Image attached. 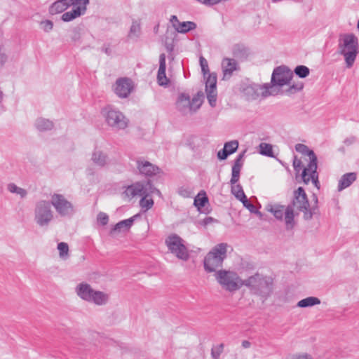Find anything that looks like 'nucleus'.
<instances>
[{
    "label": "nucleus",
    "mask_w": 359,
    "mask_h": 359,
    "mask_svg": "<svg viewBox=\"0 0 359 359\" xmlns=\"http://www.w3.org/2000/svg\"><path fill=\"white\" fill-rule=\"evenodd\" d=\"M294 208L303 212L305 220L311 219L313 215L318 213L317 206L310 207L307 195L301 187L294 191L293 199L287 206L280 203H268L265 207L266 210L271 213L277 220L284 222L286 230H292L296 226Z\"/></svg>",
    "instance_id": "f257e3e1"
},
{
    "label": "nucleus",
    "mask_w": 359,
    "mask_h": 359,
    "mask_svg": "<svg viewBox=\"0 0 359 359\" xmlns=\"http://www.w3.org/2000/svg\"><path fill=\"white\" fill-rule=\"evenodd\" d=\"M295 150L309 158V163L302 171V178L303 182L307 184L311 181L314 186L320 189V185L317 172V156L315 153L306 145L300 143L295 145Z\"/></svg>",
    "instance_id": "f03ea898"
},
{
    "label": "nucleus",
    "mask_w": 359,
    "mask_h": 359,
    "mask_svg": "<svg viewBox=\"0 0 359 359\" xmlns=\"http://www.w3.org/2000/svg\"><path fill=\"white\" fill-rule=\"evenodd\" d=\"M273 280L271 277L264 276L258 273L245 280L244 285L250 291L264 299H267L273 292Z\"/></svg>",
    "instance_id": "7ed1b4c3"
},
{
    "label": "nucleus",
    "mask_w": 359,
    "mask_h": 359,
    "mask_svg": "<svg viewBox=\"0 0 359 359\" xmlns=\"http://www.w3.org/2000/svg\"><path fill=\"white\" fill-rule=\"evenodd\" d=\"M106 124L113 130H123L128 127L129 119L118 109L107 105L101 111Z\"/></svg>",
    "instance_id": "20e7f679"
},
{
    "label": "nucleus",
    "mask_w": 359,
    "mask_h": 359,
    "mask_svg": "<svg viewBox=\"0 0 359 359\" xmlns=\"http://www.w3.org/2000/svg\"><path fill=\"white\" fill-rule=\"evenodd\" d=\"M339 48L340 54L344 57L346 67L351 68L358 54V38L353 34L343 35L340 39Z\"/></svg>",
    "instance_id": "39448f33"
},
{
    "label": "nucleus",
    "mask_w": 359,
    "mask_h": 359,
    "mask_svg": "<svg viewBox=\"0 0 359 359\" xmlns=\"http://www.w3.org/2000/svg\"><path fill=\"white\" fill-rule=\"evenodd\" d=\"M75 292L81 299L93 303L97 306L105 305L109 301V294L99 290H95L86 283H79L75 288Z\"/></svg>",
    "instance_id": "423d86ee"
},
{
    "label": "nucleus",
    "mask_w": 359,
    "mask_h": 359,
    "mask_svg": "<svg viewBox=\"0 0 359 359\" xmlns=\"http://www.w3.org/2000/svg\"><path fill=\"white\" fill-rule=\"evenodd\" d=\"M228 245L222 243L216 245L205 257L204 269L207 272H216V269L222 266L226 257Z\"/></svg>",
    "instance_id": "0eeeda50"
},
{
    "label": "nucleus",
    "mask_w": 359,
    "mask_h": 359,
    "mask_svg": "<svg viewBox=\"0 0 359 359\" xmlns=\"http://www.w3.org/2000/svg\"><path fill=\"white\" fill-rule=\"evenodd\" d=\"M214 276L221 287L229 292L236 291L244 285L245 280H242L237 273L233 271L218 270Z\"/></svg>",
    "instance_id": "6e6552de"
},
{
    "label": "nucleus",
    "mask_w": 359,
    "mask_h": 359,
    "mask_svg": "<svg viewBox=\"0 0 359 359\" xmlns=\"http://www.w3.org/2000/svg\"><path fill=\"white\" fill-rule=\"evenodd\" d=\"M203 95L198 93L192 99L188 94L180 93L176 100V109L182 115L195 113L202 105Z\"/></svg>",
    "instance_id": "1a4fd4ad"
},
{
    "label": "nucleus",
    "mask_w": 359,
    "mask_h": 359,
    "mask_svg": "<svg viewBox=\"0 0 359 359\" xmlns=\"http://www.w3.org/2000/svg\"><path fill=\"white\" fill-rule=\"evenodd\" d=\"M34 222L40 227H47L54 218L51 205L48 201L39 200L35 203Z\"/></svg>",
    "instance_id": "9d476101"
},
{
    "label": "nucleus",
    "mask_w": 359,
    "mask_h": 359,
    "mask_svg": "<svg viewBox=\"0 0 359 359\" xmlns=\"http://www.w3.org/2000/svg\"><path fill=\"white\" fill-rule=\"evenodd\" d=\"M165 244L168 250L182 261H187L189 259V252L184 245V240L178 235L173 233L165 239Z\"/></svg>",
    "instance_id": "9b49d317"
},
{
    "label": "nucleus",
    "mask_w": 359,
    "mask_h": 359,
    "mask_svg": "<svg viewBox=\"0 0 359 359\" xmlns=\"http://www.w3.org/2000/svg\"><path fill=\"white\" fill-rule=\"evenodd\" d=\"M293 77V72H292L286 66H279L275 68L271 75L270 84V90L274 91L275 95L278 94L276 87H283L285 85L290 84Z\"/></svg>",
    "instance_id": "f8f14e48"
},
{
    "label": "nucleus",
    "mask_w": 359,
    "mask_h": 359,
    "mask_svg": "<svg viewBox=\"0 0 359 359\" xmlns=\"http://www.w3.org/2000/svg\"><path fill=\"white\" fill-rule=\"evenodd\" d=\"M49 202L61 217H69L74 212L72 203L62 194H53Z\"/></svg>",
    "instance_id": "ddd939ff"
},
{
    "label": "nucleus",
    "mask_w": 359,
    "mask_h": 359,
    "mask_svg": "<svg viewBox=\"0 0 359 359\" xmlns=\"http://www.w3.org/2000/svg\"><path fill=\"white\" fill-rule=\"evenodd\" d=\"M269 83L259 85L252 83L246 86L243 89V93L248 100H257L260 95L266 97L270 95H275V92L270 90Z\"/></svg>",
    "instance_id": "4468645a"
},
{
    "label": "nucleus",
    "mask_w": 359,
    "mask_h": 359,
    "mask_svg": "<svg viewBox=\"0 0 359 359\" xmlns=\"http://www.w3.org/2000/svg\"><path fill=\"white\" fill-rule=\"evenodd\" d=\"M133 82L128 77L117 79L113 86L114 93L121 99L128 97L133 90Z\"/></svg>",
    "instance_id": "2eb2a0df"
},
{
    "label": "nucleus",
    "mask_w": 359,
    "mask_h": 359,
    "mask_svg": "<svg viewBox=\"0 0 359 359\" xmlns=\"http://www.w3.org/2000/svg\"><path fill=\"white\" fill-rule=\"evenodd\" d=\"M135 162L139 173L143 176L151 177L159 174L161 171L160 168L144 158H137Z\"/></svg>",
    "instance_id": "dca6fc26"
},
{
    "label": "nucleus",
    "mask_w": 359,
    "mask_h": 359,
    "mask_svg": "<svg viewBox=\"0 0 359 359\" xmlns=\"http://www.w3.org/2000/svg\"><path fill=\"white\" fill-rule=\"evenodd\" d=\"M81 0H57L55 1L49 8V13L51 15L62 13L69 6H76ZM83 4H88L89 0H81Z\"/></svg>",
    "instance_id": "f3484780"
},
{
    "label": "nucleus",
    "mask_w": 359,
    "mask_h": 359,
    "mask_svg": "<svg viewBox=\"0 0 359 359\" xmlns=\"http://www.w3.org/2000/svg\"><path fill=\"white\" fill-rule=\"evenodd\" d=\"M170 22L175 30L180 34H186L190 31L194 30L197 27V25L194 22H180L175 15H171Z\"/></svg>",
    "instance_id": "a211bd4d"
},
{
    "label": "nucleus",
    "mask_w": 359,
    "mask_h": 359,
    "mask_svg": "<svg viewBox=\"0 0 359 359\" xmlns=\"http://www.w3.org/2000/svg\"><path fill=\"white\" fill-rule=\"evenodd\" d=\"M221 65L223 72V79H230L234 72L240 69L238 61L233 58L224 57Z\"/></svg>",
    "instance_id": "6ab92c4d"
},
{
    "label": "nucleus",
    "mask_w": 359,
    "mask_h": 359,
    "mask_svg": "<svg viewBox=\"0 0 359 359\" xmlns=\"http://www.w3.org/2000/svg\"><path fill=\"white\" fill-rule=\"evenodd\" d=\"M147 183L143 184L137 182L128 186L123 192L126 197L129 199L134 198L135 196H142V195H146L147 194Z\"/></svg>",
    "instance_id": "aec40b11"
},
{
    "label": "nucleus",
    "mask_w": 359,
    "mask_h": 359,
    "mask_svg": "<svg viewBox=\"0 0 359 359\" xmlns=\"http://www.w3.org/2000/svg\"><path fill=\"white\" fill-rule=\"evenodd\" d=\"M83 1H79L76 6H73L72 9L70 11H67L64 13L61 19L64 22H70L74 19L83 15L86 11V6L88 4H83Z\"/></svg>",
    "instance_id": "412c9836"
},
{
    "label": "nucleus",
    "mask_w": 359,
    "mask_h": 359,
    "mask_svg": "<svg viewBox=\"0 0 359 359\" xmlns=\"http://www.w3.org/2000/svg\"><path fill=\"white\" fill-rule=\"evenodd\" d=\"M165 55L161 53L159 56V68L157 74L158 83L160 86H165L168 83V79L165 75Z\"/></svg>",
    "instance_id": "4be33fe9"
},
{
    "label": "nucleus",
    "mask_w": 359,
    "mask_h": 359,
    "mask_svg": "<svg viewBox=\"0 0 359 359\" xmlns=\"http://www.w3.org/2000/svg\"><path fill=\"white\" fill-rule=\"evenodd\" d=\"M92 161L97 166L103 168L109 163L107 155L102 151L95 149L91 156Z\"/></svg>",
    "instance_id": "5701e85b"
},
{
    "label": "nucleus",
    "mask_w": 359,
    "mask_h": 359,
    "mask_svg": "<svg viewBox=\"0 0 359 359\" xmlns=\"http://www.w3.org/2000/svg\"><path fill=\"white\" fill-rule=\"evenodd\" d=\"M357 178L355 172H348L343 175L339 180L337 189L341 191L346 188L350 187Z\"/></svg>",
    "instance_id": "b1692460"
},
{
    "label": "nucleus",
    "mask_w": 359,
    "mask_h": 359,
    "mask_svg": "<svg viewBox=\"0 0 359 359\" xmlns=\"http://www.w3.org/2000/svg\"><path fill=\"white\" fill-rule=\"evenodd\" d=\"M141 25L137 20H133L130 26L128 38L133 41H137L141 36Z\"/></svg>",
    "instance_id": "393cba45"
},
{
    "label": "nucleus",
    "mask_w": 359,
    "mask_h": 359,
    "mask_svg": "<svg viewBox=\"0 0 359 359\" xmlns=\"http://www.w3.org/2000/svg\"><path fill=\"white\" fill-rule=\"evenodd\" d=\"M34 125L36 128L41 132L50 130L54 126L53 121L44 118H37Z\"/></svg>",
    "instance_id": "a878e982"
},
{
    "label": "nucleus",
    "mask_w": 359,
    "mask_h": 359,
    "mask_svg": "<svg viewBox=\"0 0 359 359\" xmlns=\"http://www.w3.org/2000/svg\"><path fill=\"white\" fill-rule=\"evenodd\" d=\"M320 304V300L319 298L316 297H309L299 301L297 303V306L300 308H306L318 305Z\"/></svg>",
    "instance_id": "bb28decb"
},
{
    "label": "nucleus",
    "mask_w": 359,
    "mask_h": 359,
    "mask_svg": "<svg viewBox=\"0 0 359 359\" xmlns=\"http://www.w3.org/2000/svg\"><path fill=\"white\" fill-rule=\"evenodd\" d=\"M7 190L20 196V198H25L27 195V191L23 188L18 187L14 183H9L7 185Z\"/></svg>",
    "instance_id": "cd10ccee"
},
{
    "label": "nucleus",
    "mask_w": 359,
    "mask_h": 359,
    "mask_svg": "<svg viewBox=\"0 0 359 359\" xmlns=\"http://www.w3.org/2000/svg\"><path fill=\"white\" fill-rule=\"evenodd\" d=\"M136 216L132 217L129 219L122 220L118 222L112 229L113 231H121L122 230H128L133 224L135 217Z\"/></svg>",
    "instance_id": "c85d7f7f"
},
{
    "label": "nucleus",
    "mask_w": 359,
    "mask_h": 359,
    "mask_svg": "<svg viewBox=\"0 0 359 359\" xmlns=\"http://www.w3.org/2000/svg\"><path fill=\"white\" fill-rule=\"evenodd\" d=\"M231 193L234 196L239 200L240 201H243L245 200L246 201V196L244 193L243 187L241 184H234L231 185Z\"/></svg>",
    "instance_id": "c756f323"
},
{
    "label": "nucleus",
    "mask_w": 359,
    "mask_h": 359,
    "mask_svg": "<svg viewBox=\"0 0 359 359\" xmlns=\"http://www.w3.org/2000/svg\"><path fill=\"white\" fill-rule=\"evenodd\" d=\"M147 194L146 195H142V198L140 201V205L142 208L145 209V210H148L152 208L154 205V201L152 198H149V188L147 189Z\"/></svg>",
    "instance_id": "7c9ffc66"
},
{
    "label": "nucleus",
    "mask_w": 359,
    "mask_h": 359,
    "mask_svg": "<svg viewBox=\"0 0 359 359\" xmlns=\"http://www.w3.org/2000/svg\"><path fill=\"white\" fill-rule=\"evenodd\" d=\"M208 202V198L205 191H202L194 198V204L198 209L205 207V204Z\"/></svg>",
    "instance_id": "2f4dec72"
},
{
    "label": "nucleus",
    "mask_w": 359,
    "mask_h": 359,
    "mask_svg": "<svg viewBox=\"0 0 359 359\" xmlns=\"http://www.w3.org/2000/svg\"><path fill=\"white\" fill-rule=\"evenodd\" d=\"M259 152L263 156L273 157L272 145L270 144L262 142L259 145Z\"/></svg>",
    "instance_id": "473e14b6"
},
{
    "label": "nucleus",
    "mask_w": 359,
    "mask_h": 359,
    "mask_svg": "<svg viewBox=\"0 0 359 359\" xmlns=\"http://www.w3.org/2000/svg\"><path fill=\"white\" fill-rule=\"evenodd\" d=\"M205 90L216 88L217 76L214 73H208L205 77Z\"/></svg>",
    "instance_id": "72a5a7b5"
},
{
    "label": "nucleus",
    "mask_w": 359,
    "mask_h": 359,
    "mask_svg": "<svg viewBox=\"0 0 359 359\" xmlns=\"http://www.w3.org/2000/svg\"><path fill=\"white\" fill-rule=\"evenodd\" d=\"M205 92L207 94V99L210 105L212 107H215L217 97V88L213 89L205 90Z\"/></svg>",
    "instance_id": "f704fd0d"
},
{
    "label": "nucleus",
    "mask_w": 359,
    "mask_h": 359,
    "mask_svg": "<svg viewBox=\"0 0 359 359\" xmlns=\"http://www.w3.org/2000/svg\"><path fill=\"white\" fill-rule=\"evenodd\" d=\"M224 344L221 343L217 345H214L211 348V357L212 359H219L221 354L223 353Z\"/></svg>",
    "instance_id": "c9c22d12"
},
{
    "label": "nucleus",
    "mask_w": 359,
    "mask_h": 359,
    "mask_svg": "<svg viewBox=\"0 0 359 359\" xmlns=\"http://www.w3.org/2000/svg\"><path fill=\"white\" fill-rule=\"evenodd\" d=\"M294 73L299 78L304 79L309 75L310 70L306 66L298 65L294 69Z\"/></svg>",
    "instance_id": "e433bc0d"
},
{
    "label": "nucleus",
    "mask_w": 359,
    "mask_h": 359,
    "mask_svg": "<svg viewBox=\"0 0 359 359\" xmlns=\"http://www.w3.org/2000/svg\"><path fill=\"white\" fill-rule=\"evenodd\" d=\"M224 147H225V150L231 155L236 151L238 147V142L237 140L227 142L224 144Z\"/></svg>",
    "instance_id": "4c0bfd02"
},
{
    "label": "nucleus",
    "mask_w": 359,
    "mask_h": 359,
    "mask_svg": "<svg viewBox=\"0 0 359 359\" xmlns=\"http://www.w3.org/2000/svg\"><path fill=\"white\" fill-rule=\"evenodd\" d=\"M57 250H59V255L61 258H66L69 252V246L67 243L61 242L57 244Z\"/></svg>",
    "instance_id": "58836bf2"
},
{
    "label": "nucleus",
    "mask_w": 359,
    "mask_h": 359,
    "mask_svg": "<svg viewBox=\"0 0 359 359\" xmlns=\"http://www.w3.org/2000/svg\"><path fill=\"white\" fill-rule=\"evenodd\" d=\"M177 193L183 198H190L192 196V190L190 187L182 186L178 189Z\"/></svg>",
    "instance_id": "ea45409f"
},
{
    "label": "nucleus",
    "mask_w": 359,
    "mask_h": 359,
    "mask_svg": "<svg viewBox=\"0 0 359 359\" xmlns=\"http://www.w3.org/2000/svg\"><path fill=\"white\" fill-rule=\"evenodd\" d=\"M245 151H244L242 153H241L239 155L237 156V157L234 160L232 168H235L241 170V168L243 165V158L245 156Z\"/></svg>",
    "instance_id": "a19ab883"
},
{
    "label": "nucleus",
    "mask_w": 359,
    "mask_h": 359,
    "mask_svg": "<svg viewBox=\"0 0 359 359\" xmlns=\"http://www.w3.org/2000/svg\"><path fill=\"white\" fill-rule=\"evenodd\" d=\"M241 170V169H237L235 168H231V178L230 180V184L231 185H234L238 182Z\"/></svg>",
    "instance_id": "79ce46f5"
},
{
    "label": "nucleus",
    "mask_w": 359,
    "mask_h": 359,
    "mask_svg": "<svg viewBox=\"0 0 359 359\" xmlns=\"http://www.w3.org/2000/svg\"><path fill=\"white\" fill-rule=\"evenodd\" d=\"M199 62L200 66L201 67V71L203 74L204 77H205L207 74L210 73L208 61L203 56H201L199 58Z\"/></svg>",
    "instance_id": "37998d69"
},
{
    "label": "nucleus",
    "mask_w": 359,
    "mask_h": 359,
    "mask_svg": "<svg viewBox=\"0 0 359 359\" xmlns=\"http://www.w3.org/2000/svg\"><path fill=\"white\" fill-rule=\"evenodd\" d=\"M303 88L304 85L301 82H299L297 83H293L288 88V89L286 90V93L287 94H293L298 91H300L301 90L303 89Z\"/></svg>",
    "instance_id": "c03bdc74"
},
{
    "label": "nucleus",
    "mask_w": 359,
    "mask_h": 359,
    "mask_svg": "<svg viewBox=\"0 0 359 359\" xmlns=\"http://www.w3.org/2000/svg\"><path fill=\"white\" fill-rule=\"evenodd\" d=\"M8 60L6 50L3 44L0 42V69L4 67Z\"/></svg>",
    "instance_id": "a18cd8bd"
},
{
    "label": "nucleus",
    "mask_w": 359,
    "mask_h": 359,
    "mask_svg": "<svg viewBox=\"0 0 359 359\" xmlns=\"http://www.w3.org/2000/svg\"><path fill=\"white\" fill-rule=\"evenodd\" d=\"M40 26L45 32H50L53 28V22L51 20H46L41 22Z\"/></svg>",
    "instance_id": "49530a36"
},
{
    "label": "nucleus",
    "mask_w": 359,
    "mask_h": 359,
    "mask_svg": "<svg viewBox=\"0 0 359 359\" xmlns=\"http://www.w3.org/2000/svg\"><path fill=\"white\" fill-rule=\"evenodd\" d=\"M97 222L102 226L106 225L109 222V217L104 212H100L97 217Z\"/></svg>",
    "instance_id": "de8ad7c7"
},
{
    "label": "nucleus",
    "mask_w": 359,
    "mask_h": 359,
    "mask_svg": "<svg viewBox=\"0 0 359 359\" xmlns=\"http://www.w3.org/2000/svg\"><path fill=\"white\" fill-rule=\"evenodd\" d=\"M241 202L243 204L244 207H245L247 209H248L250 212L260 214V212L257 210L255 206L248 201L247 198H246V201H245V200H243V201H241Z\"/></svg>",
    "instance_id": "09e8293b"
},
{
    "label": "nucleus",
    "mask_w": 359,
    "mask_h": 359,
    "mask_svg": "<svg viewBox=\"0 0 359 359\" xmlns=\"http://www.w3.org/2000/svg\"><path fill=\"white\" fill-rule=\"evenodd\" d=\"M287 359H313V358L310 354L304 353L290 355Z\"/></svg>",
    "instance_id": "8fccbe9b"
},
{
    "label": "nucleus",
    "mask_w": 359,
    "mask_h": 359,
    "mask_svg": "<svg viewBox=\"0 0 359 359\" xmlns=\"http://www.w3.org/2000/svg\"><path fill=\"white\" fill-rule=\"evenodd\" d=\"M72 34L71 36V39L74 42H77L80 41L81 34L79 32V29L75 27L72 31Z\"/></svg>",
    "instance_id": "3c124183"
},
{
    "label": "nucleus",
    "mask_w": 359,
    "mask_h": 359,
    "mask_svg": "<svg viewBox=\"0 0 359 359\" xmlns=\"http://www.w3.org/2000/svg\"><path fill=\"white\" fill-rule=\"evenodd\" d=\"M198 2H199L201 4L212 6L216 4H219L222 0H196Z\"/></svg>",
    "instance_id": "603ef678"
},
{
    "label": "nucleus",
    "mask_w": 359,
    "mask_h": 359,
    "mask_svg": "<svg viewBox=\"0 0 359 359\" xmlns=\"http://www.w3.org/2000/svg\"><path fill=\"white\" fill-rule=\"evenodd\" d=\"M230 154L228 153V151L226 150H225L224 147L222 149L219 150L217 153V157L219 160H225L227 158V157Z\"/></svg>",
    "instance_id": "864d4df0"
},
{
    "label": "nucleus",
    "mask_w": 359,
    "mask_h": 359,
    "mask_svg": "<svg viewBox=\"0 0 359 359\" xmlns=\"http://www.w3.org/2000/svg\"><path fill=\"white\" fill-rule=\"evenodd\" d=\"M293 167L294 170H296L297 172H299L302 168V161L299 159L297 156L294 157Z\"/></svg>",
    "instance_id": "5fc2aeb1"
},
{
    "label": "nucleus",
    "mask_w": 359,
    "mask_h": 359,
    "mask_svg": "<svg viewBox=\"0 0 359 359\" xmlns=\"http://www.w3.org/2000/svg\"><path fill=\"white\" fill-rule=\"evenodd\" d=\"M147 187L149 188V194H156L158 196L161 195V191L156 188L154 187L150 181L147 182Z\"/></svg>",
    "instance_id": "6e6d98bb"
},
{
    "label": "nucleus",
    "mask_w": 359,
    "mask_h": 359,
    "mask_svg": "<svg viewBox=\"0 0 359 359\" xmlns=\"http://www.w3.org/2000/svg\"><path fill=\"white\" fill-rule=\"evenodd\" d=\"M101 50L108 56H111L112 55V49L109 44H104L101 48Z\"/></svg>",
    "instance_id": "4d7b16f0"
},
{
    "label": "nucleus",
    "mask_w": 359,
    "mask_h": 359,
    "mask_svg": "<svg viewBox=\"0 0 359 359\" xmlns=\"http://www.w3.org/2000/svg\"><path fill=\"white\" fill-rule=\"evenodd\" d=\"M355 142V137H350L344 140V143L348 146L352 144Z\"/></svg>",
    "instance_id": "13d9d810"
},
{
    "label": "nucleus",
    "mask_w": 359,
    "mask_h": 359,
    "mask_svg": "<svg viewBox=\"0 0 359 359\" xmlns=\"http://www.w3.org/2000/svg\"><path fill=\"white\" fill-rule=\"evenodd\" d=\"M165 48L168 53H172L174 50V45L172 43H165Z\"/></svg>",
    "instance_id": "bf43d9fd"
},
{
    "label": "nucleus",
    "mask_w": 359,
    "mask_h": 359,
    "mask_svg": "<svg viewBox=\"0 0 359 359\" xmlns=\"http://www.w3.org/2000/svg\"><path fill=\"white\" fill-rule=\"evenodd\" d=\"M251 346V343L248 341V340H244L242 341V346L244 348H250Z\"/></svg>",
    "instance_id": "052dcab7"
},
{
    "label": "nucleus",
    "mask_w": 359,
    "mask_h": 359,
    "mask_svg": "<svg viewBox=\"0 0 359 359\" xmlns=\"http://www.w3.org/2000/svg\"><path fill=\"white\" fill-rule=\"evenodd\" d=\"M313 201H314V203H315V205L313 206H317L318 207V197H317V196L315 194H313Z\"/></svg>",
    "instance_id": "680f3d73"
},
{
    "label": "nucleus",
    "mask_w": 359,
    "mask_h": 359,
    "mask_svg": "<svg viewBox=\"0 0 359 359\" xmlns=\"http://www.w3.org/2000/svg\"><path fill=\"white\" fill-rule=\"evenodd\" d=\"M212 220V217H207L204 220V223L205 224H209L211 221Z\"/></svg>",
    "instance_id": "e2e57ef3"
},
{
    "label": "nucleus",
    "mask_w": 359,
    "mask_h": 359,
    "mask_svg": "<svg viewBox=\"0 0 359 359\" xmlns=\"http://www.w3.org/2000/svg\"><path fill=\"white\" fill-rule=\"evenodd\" d=\"M357 28H358V29L359 31V19H358V24H357Z\"/></svg>",
    "instance_id": "0e129e2a"
}]
</instances>
